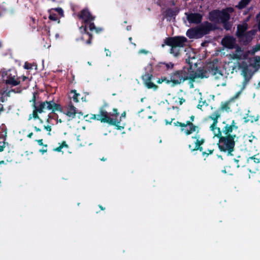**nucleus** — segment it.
Returning <instances> with one entry per match:
<instances>
[{
  "label": "nucleus",
  "mask_w": 260,
  "mask_h": 260,
  "mask_svg": "<svg viewBox=\"0 0 260 260\" xmlns=\"http://www.w3.org/2000/svg\"><path fill=\"white\" fill-rule=\"evenodd\" d=\"M220 115L209 116L208 118L213 121L210 128L211 131L213 132L214 136L219 139L217 145L220 151L227 153L228 155L232 156L233 155L232 152L235 149V139L237 137L236 135L232 133L234 130L238 129V126L235 121L233 120L231 124H226L221 131L219 127L216 126L218 118Z\"/></svg>",
  "instance_id": "nucleus-1"
},
{
  "label": "nucleus",
  "mask_w": 260,
  "mask_h": 260,
  "mask_svg": "<svg viewBox=\"0 0 260 260\" xmlns=\"http://www.w3.org/2000/svg\"><path fill=\"white\" fill-rule=\"evenodd\" d=\"M39 95V93L38 91L34 92L32 97L29 101V102L31 103V106L33 108L32 114H38L43 112L56 114L55 112L56 111L63 113V114H83L81 112H77L76 108L71 101L65 107H62L60 104L56 103L54 100L37 102V99Z\"/></svg>",
  "instance_id": "nucleus-2"
},
{
  "label": "nucleus",
  "mask_w": 260,
  "mask_h": 260,
  "mask_svg": "<svg viewBox=\"0 0 260 260\" xmlns=\"http://www.w3.org/2000/svg\"><path fill=\"white\" fill-rule=\"evenodd\" d=\"M78 17L80 19L82 20L83 22V24L80 27V30L82 34V39L84 40L85 37L87 36L86 43L90 45L93 38L91 32L94 31L99 33L101 29L95 27L93 22L95 17L91 14L88 8L82 9L79 13Z\"/></svg>",
  "instance_id": "nucleus-3"
},
{
  "label": "nucleus",
  "mask_w": 260,
  "mask_h": 260,
  "mask_svg": "<svg viewBox=\"0 0 260 260\" xmlns=\"http://www.w3.org/2000/svg\"><path fill=\"white\" fill-rule=\"evenodd\" d=\"M233 12L234 8L232 7H228L221 10H213L209 13V19L211 21L215 23L220 22L226 30H229L232 26V23L229 22L231 18L230 14Z\"/></svg>",
  "instance_id": "nucleus-4"
},
{
  "label": "nucleus",
  "mask_w": 260,
  "mask_h": 260,
  "mask_svg": "<svg viewBox=\"0 0 260 260\" xmlns=\"http://www.w3.org/2000/svg\"><path fill=\"white\" fill-rule=\"evenodd\" d=\"M189 67H191V70L189 71V72L190 82H194L196 79L198 78H200L201 79L208 78V72H209L212 75L215 76V78H218L219 76H222V72L217 66V61L215 62L213 61L209 63L207 66V71L203 68H199L197 71H194L192 66L189 65Z\"/></svg>",
  "instance_id": "nucleus-5"
},
{
  "label": "nucleus",
  "mask_w": 260,
  "mask_h": 260,
  "mask_svg": "<svg viewBox=\"0 0 260 260\" xmlns=\"http://www.w3.org/2000/svg\"><path fill=\"white\" fill-rule=\"evenodd\" d=\"M187 42V39L184 36L169 37L164 40V44L161 45V47H164L165 45L171 47L170 53L174 57H178L181 53V49L186 46Z\"/></svg>",
  "instance_id": "nucleus-6"
},
{
  "label": "nucleus",
  "mask_w": 260,
  "mask_h": 260,
  "mask_svg": "<svg viewBox=\"0 0 260 260\" xmlns=\"http://www.w3.org/2000/svg\"><path fill=\"white\" fill-rule=\"evenodd\" d=\"M91 115L88 117L89 115H80L82 116V118L86 121L91 122V120H98L101 122L107 123L110 125L115 126L117 129L123 128V126L121 125L122 118H125L126 115Z\"/></svg>",
  "instance_id": "nucleus-7"
},
{
  "label": "nucleus",
  "mask_w": 260,
  "mask_h": 260,
  "mask_svg": "<svg viewBox=\"0 0 260 260\" xmlns=\"http://www.w3.org/2000/svg\"><path fill=\"white\" fill-rule=\"evenodd\" d=\"M191 67H184L182 69L175 71L169 74L170 79L167 82H170L172 86L180 84L186 80L190 81V72Z\"/></svg>",
  "instance_id": "nucleus-8"
},
{
  "label": "nucleus",
  "mask_w": 260,
  "mask_h": 260,
  "mask_svg": "<svg viewBox=\"0 0 260 260\" xmlns=\"http://www.w3.org/2000/svg\"><path fill=\"white\" fill-rule=\"evenodd\" d=\"M2 76L7 85L15 86L20 83V77H17V72L14 69L3 71Z\"/></svg>",
  "instance_id": "nucleus-9"
},
{
  "label": "nucleus",
  "mask_w": 260,
  "mask_h": 260,
  "mask_svg": "<svg viewBox=\"0 0 260 260\" xmlns=\"http://www.w3.org/2000/svg\"><path fill=\"white\" fill-rule=\"evenodd\" d=\"M190 121H187L185 123L180 122L179 121L174 122L173 123L175 126H179L181 128V132H184L186 135L188 136L195 132L198 128V126L194 125L191 121L194 119V116L191 115L190 117Z\"/></svg>",
  "instance_id": "nucleus-10"
},
{
  "label": "nucleus",
  "mask_w": 260,
  "mask_h": 260,
  "mask_svg": "<svg viewBox=\"0 0 260 260\" xmlns=\"http://www.w3.org/2000/svg\"><path fill=\"white\" fill-rule=\"evenodd\" d=\"M242 69L241 75L244 78V80L242 82V90H244L251 80L253 72L252 69L250 68L246 64L242 66Z\"/></svg>",
  "instance_id": "nucleus-11"
},
{
  "label": "nucleus",
  "mask_w": 260,
  "mask_h": 260,
  "mask_svg": "<svg viewBox=\"0 0 260 260\" xmlns=\"http://www.w3.org/2000/svg\"><path fill=\"white\" fill-rule=\"evenodd\" d=\"M174 67V63L173 62H159L155 67L154 69L159 73L164 74L168 73L169 71L173 70Z\"/></svg>",
  "instance_id": "nucleus-12"
},
{
  "label": "nucleus",
  "mask_w": 260,
  "mask_h": 260,
  "mask_svg": "<svg viewBox=\"0 0 260 260\" xmlns=\"http://www.w3.org/2000/svg\"><path fill=\"white\" fill-rule=\"evenodd\" d=\"M256 30L253 29L247 31L238 38L242 44L247 45L253 39V37L256 34Z\"/></svg>",
  "instance_id": "nucleus-13"
},
{
  "label": "nucleus",
  "mask_w": 260,
  "mask_h": 260,
  "mask_svg": "<svg viewBox=\"0 0 260 260\" xmlns=\"http://www.w3.org/2000/svg\"><path fill=\"white\" fill-rule=\"evenodd\" d=\"M152 75L151 73H145L142 76V79L146 87L148 89H153L154 90L158 88V86L151 82Z\"/></svg>",
  "instance_id": "nucleus-14"
},
{
  "label": "nucleus",
  "mask_w": 260,
  "mask_h": 260,
  "mask_svg": "<svg viewBox=\"0 0 260 260\" xmlns=\"http://www.w3.org/2000/svg\"><path fill=\"white\" fill-rule=\"evenodd\" d=\"M203 37L204 35L209 34L212 30L216 29L215 25L212 24L208 21L204 22L201 25L199 26Z\"/></svg>",
  "instance_id": "nucleus-15"
},
{
  "label": "nucleus",
  "mask_w": 260,
  "mask_h": 260,
  "mask_svg": "<svg viewBox=\"0 0 260 260\" xmlns=\"http://www.w3.org/2000/svg\"><path fill=\"white\" fill-rule=\"evenodd\" d=\"M187 20L190 23L199 24L202 22L203 15L198 13H186Z\"/></svg>",
  "instance_id": "nucleus-16"
},
{
  "label": "nucleus",
  "mask_w": 260,
  "mask_h": 260,
  "mask_svg": "<svg viewBox=\"0 0 260 260\" xmlns=\"http://www.w3.org/2000/svg\"><path fill=\"white\" fill-rule=\"evenodd\" d=\"M186 36L189 39H199L203 37L199 26L188 29L186 32Z\"/></svg>",
  "instance_id": "nucleus-17"
},
{
  "label": "nucleus",
  "mask_w": 260,
  "mask_h": 260,
  "mask_svg": "<svg viewBox=\"0 0 260 260\" xmlns=\"http://www.w3.org/2000/svg\"><path fill=\"white\" fill-rule=\"evenodd\" d=\"M222 45L225 48L232 49L235 48L236 40L231 36H226L221 41Z\"/></svg>",
  "instance_id": "nucleus-18"
},
{
  "label": "nucleus",
  "mask_w": 260,
  "mask_h": 260,
  "mask_svg": "<svg viewBox=\"0 0 260 260\" xmlns=\"http://www.w3.org/2000/svg\"><path fill=\"white\" fill-rule=\"evenodd\" d=\"M179 12V9L177 7L168 8L164 12V15L167 20H171L172 18H175V17L178 15Z\"/></svg>",
  "instance_id": "nucleus-19"
},
{
  "label": "nucleus",
  "mask_w": 260,
  "mask_h": 260,
  "mask_svg": "<svg viewBox=\"0 0 260 260\" xmlns=\"http://www.w3.org/2000/svg\"><path fill=\"white\" fill-rule=\"evenodd\" d=\"M234 102L230 100L225 102H222L220 107L218 109V111L220 112H232V105Z\"/></svg>",
  "instance_id": "nucleus-20"
},
{
  "label": "nucleus",
  "mask_w": 260,
  "mask_h": 260,
  "mask_svg": "<svg viewBox=\"0 0 260 260\" xmlns=\"http://www.w3.org/2000/svg\"><path fill=\"white\" fill-rule=\"evenodd\" d=\"M248 28V25L246 22H244L242 24H240L237 25V31L236 32V35L237 38L241 36L245 32Z\"/></svg>",
  "instance_id": "nucleus-21"
},
{
  "label": "nucleus",
  "mask_w": 260,
  "mask_h": 260,
  "mask_svg": "<svg viewBox=\"0 0 260 260\" xmlns=\"http://www.w3.org/2000/svg\"><path fill=\"white\" fill-rule=\"evenodd\" d=\"M80 115H66L68 125H73L79 122Z\"/></svg>",
  "instance_id": "nucleus-22"
},
{
  "label": "nucleus",
  "mask_w": 260,
  "mask_h": 260,
  "mask_svg": "<svg viewBox=\"0 0 260 260\" xmlns=\"http://www.w3.org/2000/svg\"><path fill=\"white\" fill-rule=\"evenodd\" d=\"M244 143L245 146L249 145L250 147L252 146L253 142L254 140H257L256 137L253 135L245 136H244Z\"/></svg>",
  "instance_id": "nucleus-23"
},
{
  "label": "nucleus",
  "mask_w": 260,
  "mask_h": 260,
  "mask_svg": "<svg viewBox=\"0 0 260 260\" xmlns=\"http://www.w3.org/2000/svg\"><path fill=\"white\" fill-rule=\"evenodd\" d=\"M259 116L257 115L256 117H255L254 115H247L246 117H244V119H245V122H250L251 123H253V122L257 121L258 119Z\"/></svg>",
  "instance_id": "nucleus-24"
},
{
  "label": "nucleus",
  "mask_w": 260,
  "mask_h": 260,
  "mask_svg": "<svg viewBox=\"0 0 260 260\" xmlns=\"http://www.w3.org/2000/svg\"><path fill=\"white\" fill-rule=\"evenodd\" d=\"M29 25L31 27L32 30H35L38 26V20H37L34 17H30Z\"/></svg>",
  "instance_id": "nucleus-25"
},
{
  "label": "nucleus",
  "mask_w": 260,
  "mask_h": 260,
  "mask_svg": "<svg viewBox=\"0 0 260 260\" xmlns=\"http://www.w3.org/2000/svg\"><path fill=\"white\" fill-rule=\"evenodd\" d=\"M251 0H241L237 8L239 9H243L250 2Z\"/></svg>",
  "instance_id": "nucleus-26"
},
{
  "label": "nucleus",
  "mask_w": 260,
  "mask_h": 260,
  "mask_svg": "<svg viewBox=\"0 0 260 260\" xmlns=\"http://www.w3.org/2000/svg\"><path fill=\"white\" fill-rule=\"evenodd\" d=\"M31 119L36 121L37 124H42L43 123V120L39 117V115H29L28 120Z\"/></svg>",
  "instance_id": "nucleus-27"
},
{
  "label": "nucleus",
  "mask_w": 260,
  "mask_h": 260,
  "mask_svg": "<svg viewBox=\"0 0 260 260\" xmlns=\"http://www.w3.org/2000/svg\"><path fill=\"white\" fill-rule=\"evenodd\" d=\"M109 107V105L107 103H104L103 107L101 108L100 114H112L111 112H107L106 108Z\"/></svg>",
  "instance_id": "nucleus-28"
},
{
  "label": "nucleus",
  "mask_w": 260,
  "mask_h": 260,
  "mask_svg": "<svg viewBox=\"0 0 260 260\" xmlns=\"http://www.w3.org/2000/svg\"><path fill=\"white\" fill-rule=\"evenodd\" d=\"M250 160H253L255 164H258L260 162V158H257L256 157V155L250 156L247 159L248 163H249Z\"/></svg>",
  "instance_id": "nucleus-29"
},
{
  "label": "nucleus",
  "mask_w": 260,
  "mask_h": 260,
  "mask_svg": "<svg viewBox=\"0 0 260 260\" xmlns=\"http://www.w3.org/2000/svg\"><path fill=\"white\" fill-rule=\"evenodd\" d=\"M71 93H74V95L72 97L73 101L76 103L78 102H79L78 98L80 96V94L77 93V91L76 90H71Z\"/></svg>",
  "instance_id": "nucleus-30"
},
{
  "label": "nucleus",
  "mask_w": 260,
  "mask_h": 260,
  "mask_svg": "<svg viewBox=\"0 0 260 260\" xmlns=\"http://www.w3.org/2000/svg\"><path fill=\"white\" fill-rule=\"evenodd\" d=\"M205 140L204 138H201L200 140H197L195 142V146L193 148L202 146V145L205 143Z\"/></svg>",
  "instance_id": "nucleus-31"
},
{
  "label": "nucleus",
  "mask_w": 260,
  "mask_h": 260,
  "mask_svg": "<svg viewBox=\"0 0 260 260\" xmlns=\"http://www.w3.org/2000/svg\"><path fill=\"white\" fill-rule=\"evenodd\" d=\"M205 107V108H209L208 105L206 103V101H200L199 104L197 106V108L198 109H201L202 111H203V109H202L203 107Z\"/></svg>",
  "instance_id": "nucleus-32"
},
{
  "label": "nucleus",
  "mask_w": 260,
  "mask_h": 260,
  "mask_svg": "<svg viewBox=\"0 0 260 260\" xmlns=\"http://www.w3.org/2000/svg\"><path fill=\"white\" fill-rule=\"evenodd\" d=\"M188 148L190 150L191 152H193L197 150H199L200 151L202 152V153L203 154V152H204L203 151V148L202 146L197 147L196 148H193L192 146L189 144L188 145Z\"/></svg>",
  "instance_id": "nucleus-33"
},
{
  "label": "nucleus",
  "mask_w": 260,
  "mask_h": 260,
  "mask_svg": "<svg viewBox=\"0 0 260 260\" xmlns=\"http://www.w3.org/2000/svg\"><path fill=\"white\" fill-rule=\"evenodd\" d=\"M49 19L52 21H57L58 20V22L59 23L60 20L58 18L57 15L54 13H51L49 15Z\"/></svg>",
  "instance_id": "nucleus-34"
},
{
  "label": "nucleus",
  "mask_w": 260,
  "mask_h": 260,
  "mask_svg": "<svg viewBox=\"0 0 260 260\" xmlns=\"http://www.w3.org/2000/svg\"><path fill=\"white\" fill-rule=\"evenodd\" d=\"M11 92H16L15 91V89H12L11 90H5V91H4L2 93H3V95H4V96H5V97L7 98V99H8V97H9L10 96V93Z\"/></svg>",
  "instance_id": "nucleus-35"
},
{
  "label": "nucleus",
  "mask_w": 260,
  "mask_h": 260,
  "mask_svg": "<svg viewBox=\"0 0 260 260\" xmlns=\"http://www.w3.org/2000/svg\"><path fill=\"white\" fill-rule=\"evenodd\" d=\"M167 80H169L167 77H162L161 78H159L157 81V83L158 84H161L163 82H165L167 84H169L170 82H167Z\"/></svg>",
  "instance_id": "nucleus-36"
},
{
  "label": "nucleus",
  "mask_w": 260,
  "mask_h": 260,
  "mask_svg": "<svg viewBox=\"0 0 260 260\" xmlns=\"http://www.w3.org/2000/svg\"><path fill=\"white\" fill-rule=\"evenodd\" d=\"M243 90H242V88H241L240 91H239L237 92L235 94V95L233 98H232L230 100H232V101L233 102H234V101L235 99H237V98L239 96V95L241 94V92H242V91Z\"/></svg>",
  "instance_id": "nucleus-37"
},
{
  "label": "nucleus",
  "mask_w": 260,
  "mask_h": 260,
  "mask_svg": "<svg viewBox=\"0 0 260 260\" xmlns=\"http://www.w3.org/2000/svg\"><path fill=\"white\" fill-rule=\"evenodd\" d=\"M36 141L37 142L38 144L40 146H43L46 148L47 147V144H44L43 143V139H39V140H36Z\"/></svg>",
  "instance_id": "nucleus-38"
},
{
  "label": "nucleus",
  "mask_w": 260,
  "mask_h": 260,
  "mask_svg": "<svg viewBox=\"0 0 260 260\" xmlns=\"http://www.w3.org/2000/svg\"><path fill=\"white\" fill-rule=\"evenodd\" d=\"M213 152V150H209L208 149L207 151L203 152V156L206 155L208 156L209 154H212Z\"/></svg>",
  "instance_id": "nucleus-39"
},
{
  "label": "nucleus",
  "mask_w": 260,
  "mask_h": 260,
  "mask_svg": "<svg viewBox=\"0 0 260 260\" xmlns=\"http://www.w3.org/2000/svg\"><path fill=\"white\" fill-rule=\"evenodd\" d=\"M24 68L25 69L29 70L32 68V66L30 63L25 62L24 65Z\"/></svg>",
  "instance_id": "nucleus-40"
},
{
  "label": "nucleus",
  "mask_w": 260,
  "mask_h": 260,
  "mask_svg": "<svg viewBox=\"0 0 260 260\" xmlns=\"http://www.w3.org/2000/svg\"><path fill=\"white\" fill-rule=\"evenodd\" d=\"M192 139H196V140H200L201 139L200 138V135L198 134V132L196 134V135L192 137Z\"/></svg>",
  "instance_id": "nucleus-41"
},
{
  "label": "nucleus",
  "mask_w": 260,
  "mask_h": 260,
  "mask_svg": "<svg viewBox=\"0 0 260 260\" xmlns=\"http://www.w3.org/2000/svg\"><path fill=\"white\" fill-rule=\"evenodd\" d=\"M39 152L40 153H41L42 154H43L44 153H45L47 152V148H46V147L43 146L42 149H41L39 150Z\"/></svg>",
  "instance_id": "nucleus-42"
},
{
  "label": "nucleus",
  "mask_w": 260,
  "mask_h": 260,
  "mask_svg": "<svg viewBox=\"0 0 260 260\" xmlns=\"http://www.w3.org/2000/svg\"><path fill=\"white\" fill-rule=\"evenodd\" d=\"M55 10L58 13L59 15H63V11L61 8H56Z\"/></svg>",
  "instance_id": "nucleus-43"
},
{
  "label": "nucleus",
  "mask_w": 260,
  "mask_h": 260,
  "mask_svg": "<svg viewBox=\"0 0 260 260\" xmlns=\"http://www.w3.org/2000/svg\"><path fill=\"white\" fill-rule=\"evenodd\" d=\"M0 100L2 103H4L7 100V98L5 97V96H4V95H3V93H2L1 96L0 98Z\"/></svg>",
  "instance_id": "nucleus-44"
},
{
  "label": "nucleus",
  "mask_w": 260,
  "mask_h": 260,
  "mask_svg": "<svg viewBox=\"0 0 260 260\" xmlns=\"http://www.w3.org/2000/svg\"><path fill=\"white\" fill-rule=\"evenodd\" d=\"M62 148H63L60 145H59L58 147H57L55 148H54L53 151H57V152H60Z\"/></svg>",
  "instance_id": "nucleus-45"
},
{
  "label": "nucleus",
  "mask_w": 260,
  "mask_h": 260,
  "mask_svg": "<svg viewBox=\"0 0 260 260\" xmlns=\"http://www.w3.org/2000/svg\"><path fill=\"white\" fill-rule=\"evenodd\" d=\"M62 148L63 147H66V148H68L69 146L66 143V142L63 141L62 142V143H61V144L60 145Z\"/></svg>",
  "instance_id": "nucleus-46"
},
{
  "label": "nucleus",
  "mask_w": 260,
  "mask_h": 260,
  "mask_svg": "<svg viewBox=\"0 0 260 260\" xmlns=\"http://www.w3.org/2000/svg\"><path fill=\"white\" fill-rule=\"evenodd\" d=\"M179 103L180 105H181L183 103L185 102V99L183 98H179Z\"/></svg>",
  "instance_id": "nucleus-47"
},
{
  "label": "nucleus",
  "mask_w": 260,
  "mask_h": 260,
  "mask_svg": "<svg viewBox=\"0 0 260 260\" xmlns=\"http://www.w3.org/2000/svg\"><path fill=\"white\" fill-rule=\"evenodd\" d=\"M139 53H143L145 54H147L148 53V51L145 49H141L139 50Z\"/></svg>",
  "instance_id": "nucleus-48"
},
{
  "label": "nucleus",
  "mask_w": 260,
  "mask_h": 260,
  "mask_svg": "<svg viewBox=\"0 0 260 260\" xmlns=\"http://www.w3.org/2000/svg\"><path fill=\"white\" fill-rule=\"evenodd\" d=\"M44 128L46 129L49 132H50L51 131V127L49 125L44 126Z\"/></svg>",
  "instance_id": "nucleus-49"
},
{
  "label": "nucleus",
  "mask_w": 260,
  "mask_h": 260,
  "mask_svg": "<svg viewBox=\"0 0 260 260\" xmlns=\"http://www.w3.org/2000/svg\"><path fill=\"white\" fill-rule=\"evenodd\" d=\"M105 51L106 52V55L108 56H111V52L109 50V49H105Z\"/></svg>",
  "instance_id": "nucleus-50"
},
{
  "label": "nucleus",
  "mask_w": 260,
  "mask_h": 260,
  "mask_svg": "<svg viewBox=\"0 0 260 260\" xmlns=\"http://www.w3.org/2000/svg\"><path fill=\"white\" fill-rule=\"evenodd\" d=\"M5 147V143H4V144L2 146L0 145V152H2L4 150V148Z\"/></svg>",
  "instance_id": "nucleus-51"
},
{
  "label": "nucleus",
  "mask_w": 260,
  "mask_h": 260,
  "mask_svg": "<svg viewBox=\"0 0 260 260\" xmlns=\"http://www.w3.org/2000/svg\"><path fill=\"white\" fill-rule=\"evenodd\" d=\"M174 120H175L174 118H172L171 121H169L168 120H166V124H171Z\"/></svg>",
  "instance_id": "nucleus-52"
},
{
  "label": "nucleus",
  "mask_w": 260,
  "mask_h": 260,
  "mask_svg": "<svg viewBox=\"0 0 260 260\" xmlns=\"http://www.w3.org/2000/svg\"><path fill=\"white\" fill-rule=\"evenodd\" d=\"M113 111L114 112L113 114H119V113L118 112V109H116V108H113Z\"/></svg>",
  "instance_id": "nucleus-53"
},
{
  "label": "nucleus",
  "mask_w": 260,
  "mask_h": 260,
  "mask_svg": "<svg viewBox=\"0 0 260 260\" xmlns=\"http://www.w3.org/2000/svg\"><path fill=\"white\" fill-rule=\"evenodd\" d=\"M4 107L3 105L2 104H0V112L4 111Z\"/></svg>",
  "instance_id": "nucleus-54"
},
{
  "label": "nucleus",
  "mask_w": 260,
  "mask_h": 260,
  "mask_svg": "<svg viewBox=\"0 0 260 260\" xmlns=\"http://www.w3.org/2000/svg\"><path fill=\"white\" fill-rule=\"evenodd\" d=\"M233 58H235V59H239V58H240V57L237 54H233Z\"/></svg>",
  "instance_id": "nucleus-55"
},
{
  "label": "nucleus",
  "mask_w": 260,
  "mask_h": 260,
  "mask_svg": "<svg viewBox=\"0 0 260 260\" xmlns=\"http://www.w3.org/2000/svg\"><path fill=\"white\" fill-rule=\"evenodd\" d=\"M34 128L37 132H40L41 131L40 128L37 127L36 126H34Z\"/></svg>",
  "instance_id": "nucleus-56"
},
{
  "label": "nucleus",
  "mask_w": 260,
  "mask_h": 260,
  "mask_svg": "<svg viewBox=\"0 0 260 260\" xmlns=\"http://www.w3.org/2000/svg\"><path fill=\"white\" fill-rule=\"evenodd\" d=\"M81 40L83 41H85V43L88 45L87 43H86V41L88 39V37L87 36H85V39L84 40H82V37H81V39H80Z\"/></svg>",
  "instance_id": "nucleus-57"
},
{
  "label": "nucleus",
  "mask_w": 260,
  "mask_h": 260,
  "mask_svg": "<svg viewBox=\"0 0 260 260\" xmlns=\"http://www.w3.org/2000/svg\"><path fill=\"white\" fill-rule=\"evenodd\" d=\"M33 135V133L31 132L28 135H27V137L29 138H31V137Z\"/></svg>",
  "instance_id": "nucleus-58"
},
{
  "label": "nucleus",
  "mask_w": 260,
  "mask_h": 260,
  "mask_svg": "<svg viewBox=\"0 0 260 260\" xmlns=\"http://www.w3.org/2000/svg\"><path fill=\"white\" fill-rule=\"evenodd\" d=\"M21 78H22V81H24L27 79V77L25 76H22Z\"/></svg>",
  "instance_id": "nucleus-59"
},
{
  "label": "nucleus",
  "mask_w": 260,
  "mask_h": 260,
  "mask_svg": "<svg viewBox=\"0 0 260 260\" xmlns=\"http://www.w3.org/2000/svg\"><path fill=\"white\" fill-rule=\"evenodd\" d=\"M99 207L101 209V210H104L105 209V208L104 207H103L102 205H99Z\"/></svg>",
  "instance_id": "nucleus-60"
},
{
  "label": "nucleus",
  "mask_w": 260,
  "mask_h": 260,
  "mask_svg": "<svg viewBox=\"0 0 260 260\" xmlns=\"http://www.w3.org/2000/svg\"><path fill=\"white\" fill-rule=\"evenodd\" d=\"M257 27H258V30L260 31V19L259 20L258 22Z\"/></svg>",
  "instance_id": "nucleus-61"
},
{
  "label": "nucleus",
  "mask_w": 260,
  "mask_h": 260,
  "mask_svg": "<svg viewBox=\"0 0 260 260\" xmlns=\"http://www.w3.org/2000/svg\"><path fill=\"white\" fill-rule=\"evenodd\" d=\"M81 100H82V101H84V102H85V101H86V97H84H84H82V98H81Z\"/></svg>",
  "instance_id": "nucleus-62"
},
{
  "label": "nucleus",
  "mask_w": 260,
  "mask_h": 260,
  "mask_svg": "<svg viewBox=\"0 0 260 260\" xmlns=\"http://www.w3.org/2000/svg\"><path fill=\"white\" fill-rule=\"evenodd\" d=\"M101 160H103V161H105L106 160V158H104V157H103L101 159Z\"/></svg>",
  "instance_id": "nucleus-63"
},
{
  "label": "nucleus",
  "mask_w": 260,
  "mask_h": 260,
  "mask_svg": "<svg viewBox=\"0 0 260 260\" xmlns=\"http://www.w3.org/2000/svg\"><path fill=\"white\" fill-rule=\"evenodd\" d=\"M259 16H260V13L257 15L256 17H258Z\"/></svg>",
  "instance_id": "nucleus-64"
}]
</instances>
